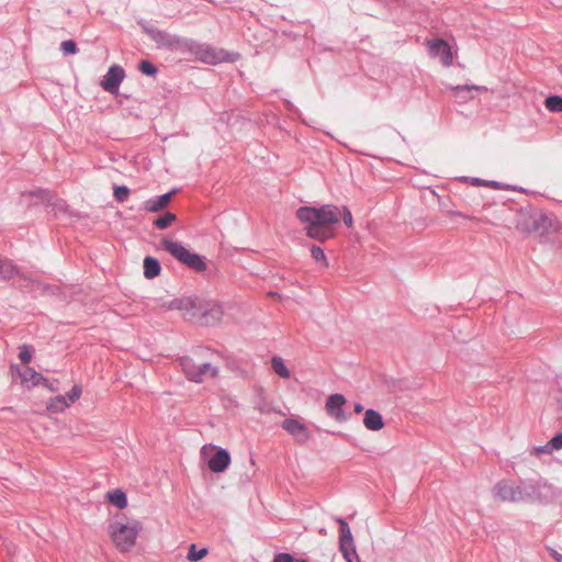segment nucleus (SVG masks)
<instances>
[{"instance_id":"obj_45","label":"nucleus","mask_w":562,"mask_h":562,"mask_svg":"<svg viewBox=\"0 0 562 562\" xmlns=\"http://www.w3.org/2000/svg\"><path fill=\"white\" fill-rule=\"evenodd\" d=\"M559 72H560V75L562 76V66H561V67H559Z\"/></svg>"},{"instance_id":"obj_22","label":"nucleus","mask_w":562,"mask_h":562,"mask_svg":"<svg viewBox=\"0 0 562 562\" xmlns=\"http://www.w3.org/2000/svg\"><path fill=\"white\" fill-rule=\"evenodd\" d=\"M562 448V432L557 434L546 446L535 448L536 453H550Z\"/></svg>"},{"instance_id":"obj_28","label":"nucleus","mask_w":562,"mask_h":562,"mask_svg":"<svg viewBox=\"0 0 562 562\" xmlns=\"http://www.w3.org/2000/svg\"><path fill=\"white\" fill-rule=\"evenodd\" d=\"M546 108L551 112H562V97L550 95L546 100Z\"/></svg>"},{"instance_id":"obj_21","label":"nucleus","mask_w":562,"mask_h":562,"mask_svg":"<svg viewBox=\"0 0 562 562\" xmlns=\"http://www.w3.org/2000/svg\"><path fill=\"white\" fill-rule=\"evenodd\" d=\"M19 274V269L13 262L9 259L0 258V278L3 280H9L14 276Z\"/></svg>"},{"instance_id":"obj_14","label":"nucleus","mask_w":562,"mask_h":562,"mask_svg":"<svg viewBox=\"0 0 562 562\" xmlns=\"http://www.w3.org/2000/svg\"><path fill=\"white\" fill-rule=\"evenodd\" d=\"M11 370L18 373L23 383L30 382L33 386H37L41 385L42 382H47L46 378H44L41 373L36 372L31 367L21 369L16 366H12Z\"/></svg>"},{"instance_id":"obj_19","label":"nucleus","mask_w":562,"mask_h":562,"mask_svg":"<svg viewBox=\"0 0 562 562\" xmlns=\"http://www.w3.org/2000/svg\"><path fill=\"white\" fill-rule=\"evenodd\" d=\"M218 374V368L210 362H203L199 364L196 373V383H202L209 378H215Z\"/></svg>"},{"instance_id":"obj_5","label":"nucleus","mask_w":562,"mask_h":562,"mask_svg":"<svg viewBox=\"0 0 562 562\" xmlns=\"http://www.w3.org/2000/svg\"><path fill=\"white\" fill-rule=\"evenodd\" d=\"M161 244L166 251L187 267L199 272L206 269L204 258L198 254L191 252L181 243L165 238Z\"/></svg>"},{"instance_id":"obj_32","label":"nucleus","mask_w":562,"mask_h":562,"mask_svg":"<svg viewBox=\"0 0 562 562\" xmlns=\"http://www.w3.org/2000/svg\"><path fill=\"white\" fill-rule=\"evenodd\" d=\"M311 255L316 261H322L324 266H328L325 252L319 246L313 245L311 248Z\"/></svg>"},{"instance_id":"obj_8","label":"nucleus","mask_w":562,"mask_h":562,"mask_svg":"<svg viewBox=\"0 0 562 562\" xmlns=\"http://www.w3.org/2000/svg\"><path fill=\"white\" fill-rule=\"evenodd\" d=\"M223 316V308L221 304L214 301L204 302L203 308L199 311L198 319L201 321L202 324L206 326H212L217 324Z\"/></svg>"},{"instance_id":"obj_10","label":"nucleus","mask_w":562,"mask_h":562,"mask_svg":"<svg viewBox=\"0 0 562 562\" xmlns=\"http://www.w3.org/2000/svg\"><path fill=\"white\" fill-rule=\"evenodd\" d=\"M124 77V69L119 65H113L101 81V87L110 93H116Z\"/></svg>"},{"instance_id":"obj_39","label":"nucleus","mask_w":562,"mask_h":562,"mask_svg":"<svg viewBox=\"0 0 562 562\" xmlns=\"http://www.w3.org/2000/svg\"><path fill=\"white\" fill-rule=\"evenodd\" d=\"M26 194L30 196L38 198L41 200H46L48 198V192L46 190H42V189L23 193V195H26Z\"/></svg>"},{"instance_id":"obj_15","label":"nucleus","mask_w":562,"mask_h":562,"mask_svg":"<svg viewBox=\"0 0 562 562\" xmlns=\"http://www.w3.org/2000/svg\"><path fill=\"white\" fill-rule=\"evenodd\" d=\"M172 194L173 191H170L145 201L143 204V210L151 213H156L164 210L170 202Z\"/></svg>"},{"instance_id":"obj_42","label":"nucleus","mask_w":562,"mask_h":562,"mask_svg":"<svg viewBox=\"0 0 562 562\" xmlns=\"http://www.w3.org/2000/svg\"><path fill=\"white\" fill-rule=\"evenodd\" d=\"M42 384L45 385L52 392L58 391V387L55 385L54 382L47 380V382H42Z\"/></svg>"},{"instance_id":"obj_16","label":"nucleus","mask_w":562,"mask_h":562,"mask_svg":"<svg viewBox=\"0 0 562 562\" xmlns=\"http://www.w3.org/2000/svg\"><path fill=\"white\" fill-rule=\"evenodd\" d=\"M363 425L369 430L378 431L384 427V422L379 412L370 408L364 412Z\"/></svg>"},{"instance_id":"obj_41","label":"nucleus","mask_w":562,"mask_h":562,"mask_svg":"<svg viewBox=\"0 0 562 562\" xmlns=\"http://www.w3.org/2000/svg\"><path fill=\"white\" fill-rule=\"evenodd\" d=\"M548 551L557 562H562V554H560L557 550L548 548Z\"/></svg>"},{"instance_id":"obj_6","label":"nucleus","mask_w":562,"mask_h":562,"mask_svg":"<svg viewBox=\"0 0 562 562\" xmlns=\"http://www.w3.org/2000/svg\"><path fill=\"white\" fill-rule=\"evenodd\" d=\"M143 31L154 41L159 48H172L184 45L186 40L158 30L147 23H139Z\"/></svg>"},{"instance_id":"obj_44","label":"nucleus","mask_w":562,"mask_h":562,"mask_svg":"<svg viewBox=\"0 0 562 562\" xmlns=\"http://www.w3.org/2000/svg\"><path fill=\"white\" fill-rule=\"evenodd\" d=\"M319 532H321L322 535H326V530H325V529H321V530H319Z\"/></svg>"},{"instance_id":"obj_23","label":"nucleus","mask_w":562,"mask_h":562,"mask_svg":"<svg viewBox=\"0 0 562 562\" xmlns=\"http://www.w3.org/2000/svg\"><path fill=\"white\" fill-rule=\"evenodd\" d=\"M69 406L66 396L58 395L47 403V409L53 413L64 412Z\"/></svg>"},{"instance_id":"obj_34","label":"nucleus","mask_w":562,"mask_h":562,"mask_svg":"<svg viewBox=\"0 0 562 562\" xmlns=\"http://www.w3.org/2000/svg\"><path fill=\"white\" fill-rule=\"evenodd\" d=\"M113 194L117 202H124L130 194V189L125 186H119L114 188Z\"/></svg>"},{"instance_id":"obj_29","label":"nucleus","mask_w":562,"mask_h":562,"mask_svg":"<svg viewBox=\"0 0 562 562\" xmlns=\"http://www.w3.org/2000/svg\"><path fill=\"white\" fill-rule=\"evenodd\" d=\"M335 521H337L339 524V526H340L339 540H351V539H353L351 530H350V527H349V525L347 524V521L344 518L336 517Z\"/></svg>"},{"instance_id":"obj_33","label":"nucleus","mask_w":562,"mask_h":562,"mask_svg":"<svg viewBox=\"0 0 562 562\" xmlns=\"http://www.w3.org/2000/svg\"><path fill=\"white\" fill-rule=\"evenodd\" d=\"M139 70L147 76H155L157 68L148 60H142L138 66Z\"/></svg>"},{"instance_id":"obj_38","label":"nucleus","mask_w":562,"mask_h":562,"mask_svg":"<svg viewBox=\"0 0 562 562\" xmlns=\"http://www.w3.org/2000/svg\"><path fill=\"white\" fill-rule=\"evenodd\" d=\"M353 550H356V546H355L353 539H351V540H339V551L340 552H346V551L353 552Z\"/></svg>"},{"instance_id":"obj_27","label":"nucleus","mask_w":562,"mask_h":562,"mask_svg":"<svg viewBox=\"0 0 562 562\" xmlns=\"http://www.w3.org/2000/svg\"><path fill=\"white\" fill-rule=\"evenodd\" d=\"M206 554H207L206 548H202V549L198 550L196 544L192 543L189 548L187 559L191 562H196V561L203 559Z\"/></svg>"},{"instance_id":"obj_31","label":"nucleus","mask_w":562,"mask_h":562,"mask_svg":"<svg viewBox=\"0 0 562 562\" xmlns=\"http://www.w3.org/2000/svg\"><path fill=\"white\" fill-rule=\"evenodd\" d=\"M463 180L465 182H468L470 180V178L464 177ZM471 182L476 186H485V187H490L493 189H499V187H501L499 182H497V181H486V180H482L480 178H471Z\"/></svg>"},{"instance_id":"obj_13","label":"nucleus","mask_w":562,"mask_h":562,"mask_svg":"<svg viewBox=\"0 0 562 562\" xmlns=\"http://www.w3.org/2000/svg\"><path fill=\"white\" fill-rule=\"evenodd\" d=\"M231 463V454L226 449L220 448L214 456L209 459V469L214 473L224 472Z\"/></svg>"},{"instance_id":"obj_26","label":"nucleus","mask_w":562,"mask_h":562,"mask_svg":"<svg viewBox=\"0 0 562 562\" xmlns=\"http://www.w3.org/2000/svg\"><path fill=\"white\" fill-rule=\"evenodd\" d=\"M177 220L176 214L171 212H166L164 215L159 216L155 220L154 224L159 229H165L169 227Z\"/></svg>"},{"instance_id":"obj_24","label":"nucleus","mask_w":562,"mask_h":562,"mask_svg":"<svg viewBox=\"0 0 562 562\" xmlns=\"http://www.w3.org/2000/svg\"><path fill=\"white\" fill-rule=\"evenodd\" d=\"M109 501L117 508L123 509L127 506V497L121 490H114L108 493Z\"/></svg>"},{"instance_id":"obj_1","label":"nucleus","mask_w":562,"mask_h":562,"mask_svg":"<svg viewBox=\"0 0 562 562\" xmlns=\"http://www.w3.org/2000/svg\"><path fill=\"white\" fill-rule=\"evenodd\" d=\"M495 499L506 503L548 504L555 497V488L544 479L530 477L518 482L501 480L492 488Z\"/></svg>"},{"instance_id":"obj_3","label":"nucleus","mask_w":562,"mask_h":562,"mask_svg":"<svg viewBox=\"0 0 562 562\" xmlns=\"http://www.w3.org/2000/svg\"><path fill=\"white\" fill-rule=\"evenodd\" d=\"M140 529L142 526L138 521L130 524L115 521L109 527L115 547L122 552L130 551L134 547Z\"/></svg>"},{"instance_id":"obj_43","label":"nucleus","mask_w":562,"mask_h":562,"mask_svg":"<svg viewBox=\"0 0 562 562\" xmlns=\"http://www.w3.org/2000/svg\"><path fill=\"white\" fill-rule=\"evenodd\" d=\"M353 408L357 414H359L363 411V406L360 403H356Z\"/></svg>"},{"instance_id":"obj_2","label":"nucleus","mask_w":562,"mask_h":562,"mask_svg":"<svg viewBox=\"0 0 562 562\" xmlns=\"http://www.w3.org/2000/svg\"><path fill=\"white\" fill-rule=\"evenodd\" d=\"M340 216L348 227L352 225V214L346 206L340 211L336 205L325 204L318 209L301 206L296 211V217L305 225L306 235L319 241L331 236L330 226L338 223Z\"/></svg>"},{"instance_id":"obj_9","label":"nucleus","mask_w":562,"mask_h":562,"mask_svg":"<svg viewBox=\"0 0 562 562\" xmlns=\"http://www.w3.org/2000/svg\"><path fill=\"white\" fill-rule=\"evenodd\" d=\"M428 54L432 58H440V61L445 66L452 64V53L448 43L443 40L437 38L427 43Z\"/></svg>"},{"instance_id":"obj_18","label":"nucleus","mask_w":562,"mask_h":562,"mask_svg":"<svg viewBox=\"0 0 562 562\" xmlns=\"http://www.w3.org/2000/svg\"><path fill=\"white\" fill-rule=\"evenodd\" d=\"M144 276L146 279H154L160 274L161 267L159 261L150 256L145 257L144 259Z\"/></svg>"},{"instance_id":"obj_30","label":"nucleus","mask_w":562,"mask_h":562,"mask_svg":"<svg viewBox=\"0 0 562 562\" xmlns=\"http://www.w3.org/2000/svg\"><path fill=\"white\" fill-rule=\"evenodd\" d=\"M60 50L65 55H74L78 52L77 44L72 40H66L60 43Z\"/></svg>"},{"instance_id":"obj_17","label":"nucleus","mask_w":562,"mask_h":562,"mask_svg":"<svg viewBox=\"0 0 562 562\" xmlns=\"http://www.w3.org/2000/svg\"><path fill=\"white\" fill-rule=\"evenodd\" d=\"M454 92V98L458 102L464 103L473 98V91L482 90L479 86H456L450 88Z\"/></svg>"},{"instance_id":"obj_20","label":"nucleus","mask_w":562,"mask_h":562,"mask_svg":"<svg viewBox=\"0 0 562 562\" xmlns=\"http://www.w3.org/2000/svg\"><path fill=\"white\" fill-rule=\"evenodd\" d=\"M199 364L196 363L192 358L190 357H182L180 359V366L186 374V376L190 380L195 382L196 373L199 370Z\"/></svg>"},{"instance_id":"obj_36","label":"nucleus","mask_w":562,"mask_h":562,"mask_svg":"<svg viewBox=\"0 0 562 562\" xmlns=\"http://www.w3.org/2000/svg\"><path fill=\"white\" fill-rule=\"evenodd\" d=\"M19 358L23 363H29L32 359V349L29 346L23 345L20 348Z\"/></svg>"},{"instance_id":"obj_37","label":"nucleus","mask_w":562,"mask_h":562,"mask_svg":"<svg viewBox=\"0 0 562 562\" xmlns=\"http://www.w3.org/2000/svg\"><path fill=\"white\" fill-rule=\"evenodd\" d=\"M81 393V386L74 385L72 389L67 393L66 398L69 400L70 403H74L80 398Z\"/></svg>"},{"instance_id":"obj_4","label":"nucleus","mask_w":562,"mask_h":562,"mask_svg":"<svg viewBox=\"0 0 562 562\" xmlns=\"http://www.w3.org/2000/svg\"><path fill=\"white\" fill-rule=\"evenodd\" d=\"M184 46L201 61L210 65H216L223 61H234L238 56L237 54H232L224 49H217L211 45L202 44L192 40H186Z\"/></svg>"},{"instance_id":"obj_11","label":"nucleus","mask_w":562,"mask_h":562,"mask_svg":"<svg viewBox=\"0 0 562 562\" xmlns=\"http://www.w3.org/2000/svg\"><path fill=\"white\" fill-rule=\"evenodd\" d=\"M346 404V398L341 394H333L326 401V412L327 414L336 419L337 422L347 420V416L344 412V406Z\"/></svg>"},{"instance_id":"obj_40","label":"nucleus","mask_w":562,"mask_h":562,"mask_svg":"<svg viewBox=\"0 0 562 562\" xmlns=\"http://www.w3.org/2000/svg\"><path fill=\"white\" fill-rule=\"evenodd\" d=\"M344 559L346 560V562H359V555L357 553V550H353V552L351 551H346V552H341Z\"/></svg>"},{"instance_id":"obj_35","label":"nucleus","mask_w":562,"mask_h":562,"mask_svg":"<svg viewBox=\"0 0 562 562\" xmlns=\"http://www.w3.org/2000/svg\"><path fill=\"white\" fill-rule=\"evenodd\" d=\"M273 562H306L303 559H295L290 553H278L274 555Z\"/></svg>"},{"instance_id":"obj_7","label":"nucleus","mask_w":562,"mask_h":562,"mask_svg":"<svg viewBox=\"0 0 562 562\" xmlns=\"http://www.w3.org/2000/svg\"><path fill=\"white\" fill-rule=\"evenodd\" d=\"M169 308L183 311L190 319H195L203 308V300L196 296L175 299L169 303Z\"/></svg>"},{"instance_id":"obj_12","label":"nucleus","mask_w":562,"mask_h":562,"mask_svg":"<svg viewBox=\"0 0 562 562\" xmlns=\"http://www.w3.org/2000/svg\"><path fill=\"white\" fill-rule=\"evenodd\" d=\"M282 428L285 431H288L300 443H304L310 439V432L307 428L299 419H284L282 423Z\"/></svg>"},{"instance_id":"obj_25","label":"nucleus","mask_w":562,"mask_h":562,"mask_svg":"<svg viewBox=\"0 0 562 562\" xmlns=\"http://www.w3.org/2000/svg\"><path fill=\"white\" fill-rule=\"evenodd\" d=\"M273 371L283 379L290 378V370L285 367L283 359L274 356L271 360Z\"/></svg>"}]
</instances>
